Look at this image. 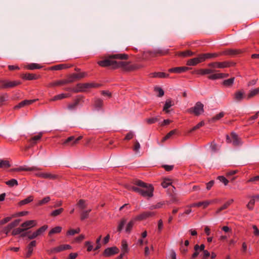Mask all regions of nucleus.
Listing matches in <instances>:
<instances>
[{
	"mask_svg": "<svg viewBox=\"0 0 259 259\" xmlns=\"http://www.w3.org/2000/svg\"><path fill=\"white\" fill-rule=\"evenodd\" d=\"M128 59V56L126 54H115L110 55L107 59L99 61L98 64L102 67L110 66L114 69L122 68L124 70H130V69L128 62L115 60V59L126 60Z\"/></svg>",
	"mask_w": 259,
	"mask_h": 259,
	"instance_id": "nucleus-1",
	"label": "nucleus"
},
{
	"mask_svg": "<svg viewBox=\"0 0 259 259\" xmlns=\"http://www.w3.org/2000/svg\"><path fill=\"white\" fill-rule=\"evenodd\" d=\"M134 184L141 187L140 194L143 197H151L153 195L154 188L151 184H148L141 180H136Z\"/></svg>",
	"mask_w": 259,
	"mask_h": 259,
	"instance_id": "nucleus-2",
	"label": "nucleus"
},
{
	"mask_svg": "<svg viewBox=\"0 0 259 259\" xmlns=\"http://www.w3.org/2000/svg\"><path fill=\"white\" fill-rule=\"evenodd\" d=\"M187 111L190 113L194 114L196 116H199L204 111V105L200 102H197L193 107L188 109Z\"/></svg>",
	"mask_w": 259,
	"mask_h": 259,
	"instance_id": "nucleus-3",
	"label": "nucleus"
},
{
	"mask_svg": "<svg viewBox=\"0 0 259 259\" xmlns=\"http://www.w3.org/2000/svg\"><path fill=\"white\" fill-rule=\"evenodd\" d=\"M235 63L233 62L224 61V62H214L209 63L208 66L211 68L212 69L214 68H225L234 66Z\"/></svg>",
	"mask_w": 259,
	"mask_h": 259,
	"instance_id": "nucleus-4",
	"label": "nucleus"
},
{
	"mask_svg": "<svg viewBox=\"0 0 259 259\" xmlns=\"http://www.w3.org/2000/svg\"><path fill=\"white\" fill-rule=\"evenodd\" d=\"M226 142L227 143H232L234 146H239L242 144L241 139L234 132H232L230 136L229 135L226 136Z\"/></svg>",
	"mask_w": 259,
	"mask_h": 259,
	"instance_id": "nucleus-5",
	"label": "nucleus"
},
{
	"mask_svg": "<svg viewBox=\"0 0 259 259\" xmlns=\"http://www.w3.org/2000/svg\"><path fill=\"white\" fill-rule=\"evenodd\" d=\"M35 176L40 178L53 180L59 178L58 175L48 172H38L35 174Z\"/></svg>",
	"mask_w": 259,
	"mask_h": 259,
	"instance_id": "nucleus-6",
	"label": "nucleus"
},
{
	"mask_svg": "<svg viewBox=\"0 0 259 259\" xmlns=\"http://www.w3.org/2000/svg\"><path fill=\"white\" fill-rule=\"evenodd\" d=\"M20 84L19 81L2 80L0 81V89L13 88Z\"/></svg>",
	"mask_w": 259,
	"mask_h": 259,
	"instance_id": "nucleus-7",
	"label": "nucleus"
},
{
	"mask_svg": "<svg viewBox=\"0 0 259 259\" xmlns=\"http://www.w3.org/2000/svg\"><path fill=\"white\" fill-rule=\"evenodd\" d=\"M167 54V51H164L161 50H156L153 51H148L144 53L145 58H153L159 56L165 55Z\"/></svg>",
	"mask_w": 259,
	"mask_h": 259,
	"instance_id": "nucleus-8",
	"label": "nucleus"
},
{
	"mask_svg": "<svg viewBox=\"0 0 259 259\" xmlns=\"http://www.w3.org/2000/svg\"><path fill=\"white\" fill-rule=\"evenodd\" d=\"M82 139V136H79L75 138L74 136H70L66 139L63 144L65 146H74L78 144V142Z\"/></svg>",
	"mask_w": 259,
	"mask_h": 259,
	"instance_id": "nucleus-9",
	"label": "nucleus"
},
{
	"mask_svg": "<svg viewBox=\"0 0 259 259\" xmlns=\"http://www.w3.org/2000/svg\"><path fill=\"white\" fill-rule=\"evenodd\" d=\"M156 213L153 211H144L137 215L135 218V220L142 221L147 219V218L154 216Z\"/></svg>",
	"mask_w": 259,
	"mask_h": 259,
	"instance_id": "nucleus-10",
	"label": "nucleus"
},
{
	"mask_svg": "<svg viewBox=\"0 0 259 259\" xmlns=\"http://www.w3.org/2000/svg\"><path fill=\"white\" fill-rule=\"evenodd\" d=\"M203 61H204L201 54L199 55L197 57L188 60L187 62V65L189 66H195Z\"/></svg>",
	"mask_w": 259,
	"mask_h": 259,
	"instance_id": "nucleus-11",
	"label": "nucleus"
},
{
	"mask_svg": "<svg viewBox=\"0 0 259 259\" xmlns=\"http://www.w3.org/2000/svg\"><path fill=\"white\" fill-rule=\"evenodd\" d=\"M246 97L243 89L236 91L233 95V99L236 102H241Z\"/></svg>",
	"mask_w": 259,
	"mask_h": 259,
	"instance_id": "nucleus-12",
	"label": "nucleus"
},
{
	"mask_svg": "<svg viewBox=\"0 0 259 259\" xmlns=\"http://www.w3.org/2000/svg\"><path fill=\"white\" fill-rule=\"evenodd\" d=\"M21 221L20 219L15 220L14 221L11 222L9 225H8L6 227H5L3 230V232L8 235L9 232L14 228L17 226Z\"/></svg>",
	"mask_w": 259,
	"mask_h": 259,
	"instance_id": "nucleus-13",
	"label": "nucleus"
},
{
	"mask_svg": "<svg viewBox=\"0 0 259 259\" xmlns=\"http://www.w3.org/2000/svg\"><path fill=\"white\" fill-rule=\"evenodd\" d=\"M71 248V246L70 245L62 244L51 249L50 252L52 253H56L65 250L70 249Z\"/></svg>",
	"mask_w": 259,
	"mask_h": 259,
	"instance_id": "nucleus-14",
	"label": "nucleus"
},
{
	"mask_svg": "<svg viewBox=\"0 0 259 259\" xmlns=\"http://www.w3.org/2000/svg\"><path fill=\"white\" fill-rule=\"evenodd\" d=\"M37 225L36 221L35 220H29L24 222L21 225V227H22L25 231H26L29 229H31Z\"/></svg>",
	"mask_w": 259,
	"mask_h": 259,
	"instance_id": "nucleus-15",
	"label": "nucleus"
},
{
	"mask_svg": "<svg viewBox=\"0 0 259 259\" xmlns=\"http://www.w3.org/2000/svg\"><path fill=\"white\" fill-rule=\"evenodd\" d=\"M93 87V85L92 83H78L77 84L75 90H73V92L75 93L83 92L86 89Z\"/></svg>",
	"mask_w": 259,
	"mask_h": 259,
	"instance_id": "nucleus-16",
	"label": "nucleus"
},
{
	"mask_svg": "<svg viewBox=\"0 0 259 259\" xmlns=\"http://www.w3.org/2000/svg\"><path fill=\"white\" fill-rule=\"evenodd\" d=\"M36 245V241L35 240H33L31 241L27 246L26 249L27 250V252L25 254L26 258H29L31 256L33 250V247H35Z\"/></svg>",
	"mask_w": 259,
	"mask_h": 259,
	"instance_id": "nucleus-17",
	"label": "nucleus"
},
{
	"mask_svg": "<svg viewBox=\"0 0 259 259\" xmlns=\"http://www.w3.org/2000/svg\"><path fill=\"white\" fill-rule=\"evenodd\" d=\"M119 252V249L117 247H109L105 249L104 255L105 256H110L117 253Z\"/></svg>",
	"mask_w": 259,
	"mask_h": 259,
	"instance_id": "nucleus-18",
	"label": "nucleus"
},
{
	"mask_svg": "<svg viewBox=\"0 0 259 259\" xmlns=\"http://www.w3.org/2000/svg\"><path fill=\"white\" fill-rule=\"evenodd\" d=\"M189 70V68L186 66L183 67H177L171 68L168 69V72L171 73H181L183 72H185Z\"/></svg>",
	"mask_w": 259,
	"mask_h": 259,
	"instance_id": "nucleus-19",
	"label": "nucleus"
},
{
	"mask_svg": "<svg viewBox=\"0 0 259 259\" xmlns=\"http://www.w3.org/2000/svg\"><path fill=\"white\" fill-rule=\"evenodd\" d=\"M40 168L36 166L28 167L26 166H21L19 167L14 169L15 171H34L39 170Z\"/></svg>",
	"mask_w": 259,
	"mask_h": 259,
	"instance_id": "nucleus-20",
	"label": "nucleus"
},
{
	"mask_svg": "<svg viewBox=\"0 0 259 259\" xmlns=\"http://www.w3.org/2000/svg\"><path fill=\"white\" fill-rule=\"evenodd\" d=\"M241 51L236 49H227L221 52L222 55L234 56L241 53Z\"/></svg>",
	"mask_w": 259,
	"mask_h": 259,
	"instance_id": "nucleus-21",
	"label": "nucleus"
},
{
	"mask_svg": "<svg viewBox=\"0 0 259 259\" xmlns=\"http://www.w3.org/2000/svg\"><path fill=\"white\" fill-rule=\"evenodd\" d=\"M39 76L33 73H25L22 75V78L25 80H35L39 78Z\"/></svg>",
	"mask_w": 259,
	"mask_h": 259,
	"instance_id": "nucleus-22",
	"label": "nucleus"
},
{
	"mask_svg": "<svg viewBox=\"0 0 259 259\" xmlns=\"http://www.w3.org/2000/svg\"><path fill=\"white\" fill-rule=\"evenodd\" d=\"M234 202L233 199H231L227 201L223 205L218 208L216 210V213L219 214L223 210L227 209Z\"/></svg>",
	"mask_w": 259,
	"mask_h": 259,
	"instance_id": "nucleus-23",
	"label": "nucleus"
},
{
	"mask_svg": "<svg viewBox=\"0 0 259 259\" xmlns=\"http://www.w3.org/2000/svg\"><path fill=\"white\" fill-rule=\"evenodd\" d=\"M215 70L212 69L211 68L210 69H200L196 71V73L197 74L203 75L205 74H211Z\"/></svg>",
	"mask_w": 259,
	"mask_h": 259,
	"instance_id": "nucleus-24",
	"label": "nucleus"
},
{
	"mask_svg": "<svg viewBox=\"0 0 259 259\" xmlns=\"http://www.w3.org/2000/svg\"><path fill=\"white\" fill-rule=\"evenodd\" d=\"M70 67L71 65L67 64H61L52 66L51 69L53 70H60L70 68Z\"/></svg>",
	"mask_w": 259,
	"mask_h": 259,
	"instance_id": "nucleus-25",
	"label": "nucleus"
},
{
	"mask_svg": "<svg viewBox=\"0 0 259 259\" xmlns=\"http://www.w3.org/2000/svg\"><path fill=\"white\" fill-rule=\"evenodd\" d=\"M204 61L206 59L212 58H216L222 55L221 53H206L202 54Z\"/></svg>",
	"mask_w": 259,
	"mask_h": 259,
	"instance_id": "nucleus-26",
	"label": "nucleus"
},
{
	"mask_svg": "<svg viewBox=\"0 0 259 259\" xmlns=\"http://www.w3.org/2000/svg\"><path fill=\"white\" fill-rule=\"evenodd\" d=\"M259 94V87L251 90L246 96L247 100L250 99Z\"/></svg>",
	"mask_w": 259,
	"mask_h": 259,
	"instance_id": "nucleus-27",
	"label": "nucleus"
},
{
	"mask_svg": "<svg viewBox=\"0 0 259 259\" xmlns=\"http://www.w3.org/2000/svg\"><path fill=\"white\" fill-rule=\"evenodd\" d=\"M92 209L82 210L80 213V219L81 221H83L88 219L89 217V213L91 212Z\"/></svg>",
	"mask_w": 259,
	"mask_h": 259,
	"instance_id": "nucleus-28",
	"label": "nucleus"
},
{
	"mask_svg": "<svg viewBox=\"0 0 259 259\" xmlns=\"http://www.w3.org/2000/svg\"><path fill=\"white\" fill-rule=\"evenodd\" d=\"M66 84L65 80H60L56 81L50 82L47 85L48 88H53L56 86H59Z\"/></svg>",
	"mask_w": 259,
	"mask_h": 259,
	"instance_id": "nucleus-29",
	"label": "nucleus"
},
{
	"mask_svg": "<svg viewBox=\"0 0 259 259\" xmlns=\"http://www.w3.org/2000/svg\"><path fill=\"white\" fill-rule=\"evenodd\" d=\"M34 199V197L32 195H30L28 197H27L26 198L21 200L18 204L20 206H22L25 204H27L31 202H32Z\"/></svg>",
	"mask_w": 259,
	"mask_h": 259,
	"instance_id": "nucleus-30",
	"label": "nucleus"
},
{
	"mask_svg": "<svg viewBox=\"0 0 259 259\" xmlns=\"http://www.w3.org/2000/svg\"><path fill=\"white\" fill-rule=\"evenodd\" d=\"M152 76L155 78H167L169 77V74L164 72H154L152 73Z\"/></svg>",
	"mask_w": 259,
	"mask_h": 259,
	"instance_id": "nucleus-31",
	"label": "nucleus"
},
{
	"mask_svg": "<svg viewBox=\"0 0 259 259\" xmlns=\"http://www.w3.org/2000/svg\"><path fill=\"white\" fill-rule=\"evenodd\" d=\"M76 205L80 209L83 210V209L87 207L88 204L86 200L84 199H80L77 202Z\"/></svg>",
	"mask_w": 259,
	"mask_h": 259,
	"instance_id": "nucleus-32",
	"label": "nucleus"
},
{
	"mask_svg": "<svg viewBox=\"0 0 259 259\" xmlns=\"http://www.w3.org/2000/svg\"><path fill=\"white\" fill-rule=\"evenodd\" d=\"M68 94H61L55 96L53 98L50 99V101H55L57 100H61L66 98L68 97Z\"/></svg>",
	"mask_w": 259,
	"mask_h": 259,
	"instance_id": "nucleus-33",
	"label": "nucleus"
},
{
	"mask_svg": "<svg viewBox=\"0 0 259 259\" xmlns=\"http://www.w3.org/2000/svg\"><path fill=\"white\" fill-rule=\"evenodd\" d=\"M8 98L9 95L7 93L0 94V107L5 104V102L8 100Z\"/></svg>",
	"mask_w": 259,
	"mask_h": 259,
	"instance_id": "nucleus-34",
	"label": "nucleus"
},
{
	"mask_svg": "<svg viewBox=\"0 0 259 259\" xmlns=\"http://www.w3.org/2000/svg\"><path fill=\"white\" fill-rule=\"evenodd\" d=\"M235 80L234 77H232L228 79L224 80L222 83L223 85L227 87H230L232 86V85L234 83V81Z\"/></svg>",
	"mask_w": 259,
	"mask_h": 259,
	"instance_id": "nucleus-35",
	"label": "nucleus"
},
{
	"mask_svg": "<svg viewBox=\"0 0 259 259\" xmlns=\"http://www.w3.org/2000/svg\"><path fill=\"white\" fill-rule=\"evenodd\" d=\"M121 252L123 253H127L128 252V247L127 241L125 240H122L121 242Z\"/></svg>",
	"mask_w": 259,
	"mask_h": 259,
	"instance_id": "nucleus-36",
	"label": "nucleus"
},
{
	"mask_svg": "<svg viewBox=\"0 0 259 259\" xmlns=\"http://www.w3.org/2000/svg\"><path fill=\"white\" fill-rule=\"evenodd\" d=\"M103 100L101 99H95L94 100V106L98 110L101 109L103 106Z\"/></svg>",
	"mask_w": 259,
	"mask_h": 259,
	"instance_id": "nucleus-37",
	"label": "nucleus"
},
{
	"mask_svg": "<svg viewBox=\"0 0 259 259\" xmlns=\"http://www.w3.org/2000/svg\"><path fill=\"white\" fill-rule=\"evenodd\" d=\"M77 77L75 73H73L70 74L66 79H65L66 83H69L71 82H73L75 80H77Z\"/></svg>",
	"mask_w": 259,
	"mask_h": 259,
	"instance_id": "nucleus-38",
	"label": "nucleus"
},
{
	"mask_svg": "<svg viewBox=\"0 0 259 259\" xmlns=\"http://www.w3.org/2000/svg\"><path fill=\"white\" fill-rule=\"evenodd\" d=\"M174 104L172 103V101L170 99L166 100L163 107V110L165 111L166 113H168L169 112L168 109L171 107Z\"/></svg>",
	"mask_w": 259,
	"mask_h": 259,
	"instance_id": "nucleus-39",
	"label": "nucleus"
},
{
	"mask_svg": "<svg viewBox=\"0 0 259 259\" xmlns=\"http://www.w3.org/2000/svg\"><path fill=\"white\" fill-rule=\"evenodd\" d=\"M251 199L249 201L248 204L246 205L247 208L250 210H252L254 208V205L255 204V201L256 200L255 198H253V196L251 197Z\"/></svg>",
	"mask_w": 259,
	"mask_h": 259,
	"instance_id": "nucleus-40",
	"label": "nucleus"
},
{
	"mask_svg": "<svg viewBox=\"0 0 259 259\" xmlns=\"http://www.w3.org/2000/svg\"><path fill=\"white\" fill-rule=\"evenodd\" d=\"M42 137V134L41 133H39L38 135H36L34 137H33L32 138H31L30 140H29V142L31 144H35L37 142V141L39 140Z\"/></svg>",
	"mask_w": 259,
	"mask_h": 259,
	"instance_id": "nucleus-41",
	"label": "nucleus"
},
{
	"mask_svg": "<svg viewBox=\"0 0 259 259\" xmlns=\"http://www.w3.org/2000/svg\"><path fill=\"white\" fill-rule=\"evenodd\" d=\"M51 200V198L49 196H47L44 198L42 200L38 201L36 204V206H39L48 203Z\"/></svg>",
	"mask_w": 259,
	"mask_h": 259,
	"instance_id": "nucleus-42",
	"label": "nucleus"
},
{
	"mask_svg": "<svg viewBox=\"0 0 259 259\" xmlns=\"http://www.w3.org/2000/svg\"><path fill=\"white\" fill-rule=\"evenodd\" d=\"M62 231V227L60 226H57L55 228H53L52 229L50 232H49V235L51 236L52 235L54 234H57L59 233Z\"/></svg>",
	"mask_w": 259,
	"mask_h": 259,
	"instance_id": "nucleus-43",
	"label": "nucleus"
},
{
	"mask_svg": "<svg viewBox=\"0 0 259 259\" xmlns=\"http://www.w3.org/2000/svg\"><path fill=\"white\" fill-rule=\"evenodd\" d=\"M79 99L75 100L73 103H71L68 105L67 108L70 110H74L79 103Z\"/></svg>",
	"mask_w": 259,
	"mask_h": 259,
	"instance_id": "nucleus-44",
	"label": "nucleus"
},
{
	"mask_svg": "<svg viewBox=\"0 0 259 259\" xmlns=\"http://www.w3.org/2000/svg\"><path fill=\"white\" fill-rule=\"evenodd\" d=\"M11 166L10 162L8 160H0V168H7Z\"/></svg>",
	"mask_w": 259,
	"mask_h": 259,
	"instance_id": "nucleus-45",
	"label": "nucleus"
},
{
	"mask_svg": "<svg viewBox=\"0 0 259 259\" xmlns=\"http://www.w3.org/2000/svg\"><path fill=\"white\" fill-rule=\"evenodd\" d=\"M172 184V181L171 180L169 179L164 178L163 179V180L162 182L161 183V186L164 188H166L168 186L171 185Z\"/></svg>",
	"mask_w": 259,
	"mask_h": 259,
	"instance_id": "nucleus-46",
	"label": "nucleus"
},
{
	"mask_svg": "<svg viewBox=\"0 0 259 259\" xmlns=\"http://www.w3.org/2000/svg\"><path fill=\"white\" fill-rule=\"evenodd\" d=\"M48 226L47 225H44L43 226L41 227L39 229H38L36 231V233L37 235V236L41 235L45 231L48 229Z\"/></svg>",
	"mask_w": 259,
	"mask_h": 259,
	"instance_id": "nucleus-47",
	"label": "nucleus"
},
{
	"mask_svg": "<svg viewBox=\"0 0 259 259\" xmlns=\"http://www.w3.org/2000/svg\"><path fill=\"white\" fill-rule=\"evenodd\" d=\"M42 67L36 63H30L27 66V68L29 70H34L36 69H40Z\"/></svg>",
	"mask_w": 259,
	"mask_h": 259,
	"instance_id": "nucleus-48",
	"label": "nucleus"
},
{
	"mask_svg": "<svg viewBox=\"0 0 259 259\" xmlns=\"http://www.w3.org/2000/svg\"><path fill=\"white\" fill-rule=\"evenodd\" d=\"M134 221L131 220V221H130L126 227L125 232L126 233H130L134 226Z\"/></svg>",
	"mask_w": 259,
	"mask_h": 259,
	"instance_id": "nucleus-49",
	"label": "nucleus"
},
{
	"mask_svg": "<svg viewBox=\"0 0 259 259\" xmlns=\"http://www.w3.org/2000/svg\"><path fill=\"white\" fill-rule=\"evenodd\" d=\"M24 230L23 228H17L14 229L12 232V235L13 236H16L19 234H20L22 232H24Z\"/></svg>",
	"mask_w": 259,
	"mask_h": 259,
	"instance_id": "nucleus-50",
	"label": "nucleus"
},
{
	"mask_svg": "<svg viewBox=\"0 0 259 259\" xmlns=\"http://www.w3.org/2000/svg\"><path fill=\"white\" fill-rule=\"evenodd\" d=\"M64 210L63 208H60L58 209H56L52 211L51 213V216L52 217H56L57 215H60Z\"/></svg>",
	"mask_w": 259,
	"mask_h": 259,
	"instance_id": "nucleus-51",
	"label": "nucleus"
},
{
	"mask_svg": "<svg viewBox=\"0 0 259 259\" xmlns=\"http://www.w3.org/2000/svg\"><path fill=\"white\" fill-rule=\"evenodd\" d=\"M6 184L10 187H13L18 185V182L16 179H12L6 182Z\"/></svg>",
	"mask_w": 259,
	"mask_h": 259,
	"instance_id": "nucleus-52",
	"label": "nucleus"
},
{
	"mask_svg": "<svg viewBox=\"0 0 259 259\" xmlns=\"http://www.w3.org/2000/svg\"><path fill=\"white\" fill-rule=\"evenodd\" d=\"M126 222V219L123 218L121 220L120 222H119L118 227H117V231L118 232H121V230L123 229V227Z\"/></svg>",
	"mask_w": 259,
	"mask_h": 259,
	"instance_id": "nucleus-53",
	"label": "nucleus"
},
{
	"mask_svg": "<svg viewBox=\"0 0 259 259\" xmlns=\"http://www.w3.org/2000/svg\"><path fill=\"white\" fill-rule=\"evenodd\" d=\"M224 113L223 112H221L219 113V114H217L214 117H213L211 119V121L212 122H215V121L220 119L221 118L224 117Z\"/></svg>",
	"mask_w": 259,
	"mask_h": 259,
	"instance_id": "nucleus-54",
	"label": "nucleus"
},
{
	"mask_svg": "<svg viewBox=\"0 0 259 259\" xmlns=\"http://www.w3.org/2000/svg\"><path fill=\"white\" fill-rule=\"evenodd\" d=\"M217 179L226 186L229 183V180L224 176H218Z\"/></svg>",
	"mask_w": 259,
	"mask_h": 259,
	"instance_id": "nucleus-55",
	"label": "nucleus"
},
{
	"mask_svg": "<svg viewBox=\"0 0 259 259\" xmlns=\"http://www.w3.org/2000/svg\"><path fill=\"white\" fill-rule=\"evenodd\" d=\"M215 202V200H207L202 202H199L198 203L201 204V206H203V208H206L210 204L212 203V202Z\"/></svg>",
	"mask_w": 259,
	"mask_h": 259,
	"instance_id": "nucleus-56",
	"label": "nucleus"
},
{
	"mask_svg": "<svg viewBox=\"0 0 259 259\" xmlns=\"http://www.w3.org/2000/svg\"><path fill=\"white\" fill-rule=\"evenodd\" d=\"M163 221L161 219L159 220L158 221V224H157V230L158 232L159 233H160L163 229Z\"/></svg>",
	"mask_w": 259,
	"mask_h": 259,
	"instance_id": "nucleus-57",
	"label": "nucleus"
},
{
	"mask_svg": "<svg viewBox=\"0 0 259 259\" xmlns=\"http://www.w3.org/2000/svg\"><path fill=\"white\" fill-rule=\"evenodd\" d=\"M208 78L210 80H216L220 79V73H215L209 75Z\"/></svg>",
	"mask_w": 259,
	"mask_h": 259,
	"instance_id": "nucleus-58",
	"label": "nucleus"
},
{
	"mask_svg": "<svg viewBox=\"0 0 259 259\" xmlns=\"http://www.w3.org/2000/svg\"><path fill=\"white\" fill-rule=\"evenodd\" d=\"M141 187H139L138 186H131L128 188L129 190L133 191L136 192H137L140 194V192H142L141 191Z\"/></svg>",
	"mask_w": 259,
	"mask_h": 259,
	"instance_id": "nucleus-59",
	"label": "nucleus"
},
{
	"mask_svg": "<svg viewBox=\"0 0 259 259\" xmlns=\"http://www.w3.org/2000/svg\"><path fill=\"white\" fill-rule=\"evenodd\" d=\"M158 121V119L156 117L150 118H148L146 119V122H147V123H148L149 124L154 123Z\"/></svg>",
	"mask_w": 259,
	"mask_h": 259,
	"instance_id": "nucleus-60",
	"label": "nucleus"
},
{
	"mask_svg": "<svg viewBox=\"0 0 259 259\" xmlns=\"http://www.w3.org/2000/svg\"><path fill=\"white\" fill-rule=\"evenodd\" d=\"M77 80L84 78L87 76V73L85 72H79L75 73Z\"/></svg>",
	"mask_w": 259,
	"mask_h": 259,
	"instance_id": "nucleus-61",
	"label": "nucleus"
},
{
	"mask_svg": "<svg viewBox=\"0 0 259 259\" xmlns=\"http://www.w3.org/2000/svg\"><path fill=\"white\" fill-rule=\"evenodd\" d=\"M134 137V134L133 132H128L124 138V140H130L132 139Z\"/></svg>",
	"mask_w": 259,
	"mask_h": 259,
	"instance_id": "nucleus-62",
	"label": "nucleus"
},
{
	"mask_svg": "<svg viewBox=\"0 0 259 259\" xmlns=\"http://www.w3.org/2000/svg\"><path fill=\"white\" fill-rule=\"evenodd\" d=\"M194 54L193 52L191 51L188 50L181 53L182 56L183 57L191 56Z\"/></svg>",
	"mask_w": 259,
	"mask_h": 259,
	"instance_id": "nucleus-63",
	"label": "nucleus"
},
{
	"mask_svg": "<svg viewBox=\"0 0 259 259\" xmlns=\"http://www.w3.org/2000/svg\"><path fill=\"white\" fill-rule=\"evenodd\" d=\"M141 147L140 144L138 141L135 142L134 146L133 147V150L136 152H138Z\"/></svg>",
	"mask_w": 259,
	"mask_h": 259,
	"instance_id": "nucleus-64",
	"label": "nucleus"
}]
</instances>
